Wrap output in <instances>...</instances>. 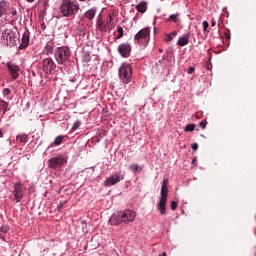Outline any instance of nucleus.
<instances>
[{"label": "nucleus", "mask_w": 256, "mask_h": 256, "mask_svg": "<svg viewBox=\"0 0 256 256\" xmlns=\"http://www.w3.org/2000/svg\"><path fill=\"white\" fill-rule=\"evenodd\" d=\"M137 217V212L131 209H125L124 211H115L109 219L110 225H129L133 223Z\"/></svg>", "instance_id": "nucleus-1"}, {"label": "nucleus", "mask_w": 256, "mask_h": 256, "mask_svg": "<svg viewBox=\"0 0 256 256\" xmlns=\"http://www.w3.org/2000/svg\"><path fill=\"white\" fill-rule=\"evenodd\" d=\"M149 41H151V29L149 27L141 29L134 36L135 45H139L140 47H147Z\"/></svg>", "instance_id": "nucleus-4"}, {"label": "nucleus", "mask_w": 256, "mask_h": 256, "mask_svg": "<svg viewBox=\"0 0 256 256\" xmlns=\"http://www.w3.org/2000/svg\"><path fill=\"white\" fill-rule=\"evenodd\" d=\"M79 1H85V0H79Z\"/></svg>", "instance_id": "nucleus-52"}, {"label": "nucleus", "mask_w": 256, "mask_h": 256, "mask_svg": "<svg viewBox=\"0 0 256 256\" xmlns=\"http://www.w3.org/2000/svg\"><path fill=\"white\" fill-rule=\"evenodd\" d=\"M65 163H67V157L63 154H58L48 160V167L49 169H59Z\"/></svg>", "instance_id": "nucleus-7"}, {"label": "nucleus", "mask_w": 256, "mask_h": 256, "mask_svg": "<svg viewBox=\"0 0 256 256\" xmlns=\"http://www.w3.org/2000/svg\"><path fill=\"white\" fill-rule=\"evenodd\" d=\"M105 135H106V133L103 130L98 132V137H100V139H103V137H105Z\"/></svg>", "instance_id": "nucleus-39"}, {"label": "nucleus", "mask_w": 256, "mask_h": 256, "mask_svg": "<svg viewBox=\"0 0 256 256\" xmlns=\"http://www.w3.org/2000/svg\"><path fill=\"white\" fill-rule=\"evenodd\" d=\"M0 35V43H4L5 45H9V47H15L17 45V36L16 33L13 32L7 26H2Z\"/></svg>", "instance_id": "nucleus-3"}, {"label": "nucleus", "mask_w": 256, "mask_h": 256, "mask_svg": "<svg viewBox=\"0 0 256 256\" xmlns=\"http://www.w3.org/2000/svg\"><path fill=\"white\" fill-rule=\"evenodd\" d=\"M164 41L169 43V41H173V34H167Z\"/></svg>", "instance_id": "nucleus-36"}, {"label": "nucleus", "mask_w": 256, "mask_h": 256, "mask_svg": "<svg viewBox=\"0 0 256 256\" xmlns=\"http://www.w3.org/2000/svg\"><path fill=\"white\" fill-rule=\"evenodd\" d=\"M189 39H191V34L186 33L178 39L177 43L180 47H185V45H189Z\"/></svg>", "instance_id": "nucleus-17"}, {"label": "nucleus", "mask_w": 256, "mask_h": 256, "mask_svg": "<svg viewBox=\"0 0 256 256\" xmlns=\"http://www.w3.org/2000/svg\"><path fill=\"white\" fill-rule=\"evenodd\" d=\"M13 195L16 203H21V200L25 195V192L23 191V184L20 182L14 184Z\"/></svg>", "instance_id": "nucleus-11"}, {"label": "nucleus", "mask_w": 256, "mask_h": 256, "mask_svg": "<svg viewBox=\"0 0 256 256\" xmlns=\"http://www.w3.org/2000/svg\"><path fill=\"white\" fill-rule=\"evenodd\" d=\"M170 35H172V37H177V31H173Z\"/></svg>", "instance_id": "nucleus-45"}, {"label": "nucleus", "mask_w": 256, "mask_h": 256, "mask_svg": "<svg viewBox=\"0 0 256 256\" xmlns=\"http://www.w3.org/2000/svg\"><path fill=\"white\" fill-rule=\"evenodd\" d=\"M81 6L77 0H62L59 11L63 17H75Z\"/></svg>", "instance_id": "nucleus-2"}, {"label": "nucleus", "mask_w": 256, "mask_h": 256, "mask_svg": "<svg viewBox=\"0 0 256 256\" xmlns=\"http://www.w3.org/2000/svg\"><path fill=\"white\" fill-rule=\"evenodd\" d=\"M180 15V13L172 14L169 16L168 21H172V23H181V19H179Z\"/></svg>", "instance_id": "nucleus-26"}, {"label": "nucleus", "mask_w": 256, "mask_h": 256, "mask_svg": "<svg viewBox=\"0 0 256 256\" xmlns=\"http://www.w3.org/2000/svg\"><path fill=\"white\" fill-rule=\"evenodd\" d=\"M166 205H167V200L159 199L157 208H158V211H160L161 215H165V213H167V208L165 207Z\"/></svg>", "instance_id": "nucleus-18"}, {"label": "nucleus", "mask_w": 256, "mask_h": 256, "mask_svg": "<svg viewBox=\"0 0 256 256\" xmlns=\"http://www.w3.org/2000/svg\"><path fill=\"white\" fill-rule=\"evenodd\" d=\"M54 49H55V44H53V42H48L43 49V53L45 55H53Z\"/></svg>", "instance_id": "nucleus-21"}, {"label": "nucleus", "mask_w": 256, "mask_h": 256, "mask_svg": "<svg viewBox=\"0 0 256 256\" xmlns=\"http://www.w3.org/2000/svg\"><path fill=\"white\" fill-rule=\"evenodd\" d=\"M28 137L29 136L27 134H20L17 136V139L20 141V143H27Z\"/></svg>", "instance_id": "nucleus-27"}, {"label": "nucleus", "mask_w": 256, "mask_h": 256, "mask_svg": "<svg viewBox=\"0 0 256 256\" xmlns=\"http://www.w3.org/2000/svg\"><path fill=\"white\" fill-rule=\"evenodd\" d=\"M9 111V102H5V100H0V113L5 115V113Z\"/></svg>", "instance_id": "nucleus-23"}, {"label": "nucleus", "mask_w": 256, "mask_h": 256, "mask_svg": "<svg viewBox=\"0 0 256 256\" xmlns=\"http://www.w3.org/2000/svg\"><path fill=\"white\" fill-rule=\"evenodd\" d=\"M129 171H132V173H141V171H143V166L139 164H131L129 166Z\"/></svg>", "instance_id": "nucleus-25"}, {"label": "nucleus", "mask_w": 256, "mask_h": 256, "mask_svg": "<svg viewBox=\"0 0 256 256\" xmlns=\"http://www.w3.org/2000/svg\"><path fill=\"white\" fill-rule=\"evenodd\" d=\"M170 207H171L172 211H175V209H177V202L172 201L171 204H170Z\"/></svg>", "instance_id": "nucleus-37"}, {"label": "nucleus", "mask_w": 256, "mask_h": 256, "mask_svg": "<svg viewBox=\"0 0 256 256\" xmlns=\"http://www.w3.org/2000/svg\"><path fill=\"white\" fill-rule=\"evenodd\" d=\"M196 159L193 160V163H195Z\"/></svg>", "instance_id": "nucleus-51"}, {"label": "nucleus", "mask_w": 256, "mask_h": 256, "mask_svg": "<svg viewBox=\"0 0 256 256\" xmlns=\"http://www.w3.org/2000/svg\"><path fill=\"white\" fill-rule=\"evenodd\" d=\"M26 47H29V46L25 45L23 42H21L20 45L18 46V49L21 51L23 49H26Z\"/></svg>", "instance_id": "nucleus-38"}, {"label": "nucleus", "mask_w": 256, "mask_h": 256, "mask_svg": "<svg viewBox=\"0 0 256 256\" xmlns=\"http://www.w3.org/2000/svg\"><path fill=\"white\" fill-rule=\"evenodd\" d=\"M119 79L124 85H128L133 77V68L129 63H122L118 69Z\"/></svg>", "instance_id": "nucleus-6"}, {"label": "nucleus", "mask_w": 256, "mask_h": 256, "mask_svg": "<svg viewBox=\"0 0 256 256\" xmlns=\"http://www.w3.org/2000/svg\"><path fill=\"white\" fill-rule=\"evenodd\" d=\"M27 3H35V0H26Z\"/></svg>", "instance_id": "nucleus-48"}, {"label": "nucleus", "mask_w": 256, "mask_h": 256, "mask_svg": "<svg viewBox=\"0 0 256 256\" xmlns=\"http://www.w3.org/2000/svg\"><path fill=\"white\" fill-rule=\"evenodd\" d=\"M0 239H2V241H5V235H3V232H0Z\"/></svg>", "instance_id": "nucleus-44"}, {"label": "nucleus", "mask_w": 256, "mask_h": 256, "mask_svg": "<svg viewBox=\"0 0 256 256\" xmlns=\"http://www.w3.org/2000/svg\"><path fill=\"white\" fill-rule=\"evenodd\" d=\"M105 25H113V14L109 13L108 20L106 21Z\"/></svg>", "instance_id": "nucleus-32"}, {"label": "nucleus", "mask_w": 256, "mask_h": 256, "mask_svg": "<svg viewBox=\"0 0 256 256\" xmlns=\"http://www.w3.org/2000/svg\"><path fill=\"white\" fill-rule=\"evenodd\" d=\"M202 25H203V31H204V33H207L209 30H207V29H209V22H207V21H204L203 23H202Z\"/></svg>", "instance_id": "nucleus-34"}, {"label": "nucleus", "mask_w": 256, "mask_h": 256, "mask_svg": "<svg viewBox=\"0 0 256 256\" xmlns=\"http://www.w3.org/2000/svg\"><path fill=\"white\" fill-rule=\"evenodd\" d=\"M131 44L129 43H122L118 46V53L121 57H130L131 56Z\"/></svg>", "instance_id": "nucleus-13"}, {"label": "nucleus", "mask_w": 256, "mask_h": 256, "mask_svg": "<svg viewBox=\"0 0 256 256\" xmlns=\"http://www.w3.org/2000/svg\"><path fill=\"white\" fill-rule=\"evenodd\" d=\"M57 64L53 61V58L48 57L42 61V69L46 75H51L55 71Z\"/></svg>", "instance_id": "nucleus-8"}, {"label": "nucleus", "mask_w": 256, "mask_h": 256, "mask_svg": "<svg viewBox=\"0 0 256 256\" xmlns=\"http://www.w3.org/2000/svg\"><path fill=\"white\" fill-rule=\"evenodd\" d=\"M21 43H24L25 45L29 46V35L24 33L21 39Z\"/></svg>", "instance_id": "nucleus-30"}, {"label": "nucleus", "mask_w": 256, "mask_h": 256, "mask_svg": "<svg viewBox=\"0 0 256 256\" xmlns=\"http://www.w3.org/2000/svg\"><path fill=\"white\" fill-rule=\"evenodd\" d=\"M211 25H212V27H215V25H217V22H215V20H213V21L211 22Z\"/></svg>", "instance_id": "nucleus-47"}, {"label": "nucleus", "mask_w": 256, "mask_h": 256, "mask_svg": "<svg viewBox=\"0 0 256 256\" xmlns=\"http://www.w3.org/2000/svg\"><path fill=\"white\" fill-rule=\"evenodd\" d=\"M227 39H231V35H228V36H227Z\"/></svg>", "instance_id": "nucleus-50"}, {"label": "nucleus", "mask_w": 256, "mask_h": 256, "mask_svg": "<svg viewBox=\"0 0 256 256\" xmlns=\"http://www.w3.org/2000/svg\"><path fill=\"white\" fill-rule=\"evenodd\" d=\"M185 132L187 133V132H191V131H195V124H187L186 126H185Z\"/></svg>", "instance_id": "nucleus-31"}, {"label": "nucleus", "mask_w": 256, "mask_h": 256, "mask_svg": "<svg viewBox=\"0 0 256 256\" xmlns=\"http://www.w3.org/2000/svg\"><path fill=\"white\" fill-rule=\"evenodd\" d=\"M170 35H172V37H177V31H173Z\"/></svg>", "instance_id": "nucleus-46"}, {"label": "nucleus", "mask_w": 256, "mask_h": 256, "mask_svg": "<svg viewBox=\"0 0 256 256\" xmlns=\"http://www.w3.org/2000/svg\"><path fill=\"white\" fill-rule=\"evenodd\" d=\"M199 127H201L202 129H205V127H207V124L204 121H201L199 123Z\"/></svg>", "instance_id": "nucleus-40"}, {"label": "nucleus", "mask_w": 256, "mask_h": 256, "mask_svg": "<svg viewBox=\"0 0 256 256\" xmlns=\"http://www.w3.org/2000/svg\"><path fill=\"white\" fill-rule=\"evenodd\" d=\"M193 71H195L194 67L188 68V70H187L188 75H191L193 73Z\"/></svg>", "instance_id": "nucleus-41"}, {"label": "nucleus", "mask_w": 256, "mask_h": 256, "mask_svg": "<svg viewBox=\"0 0 256 256\" xmlns=\"http://www.w3.org/2000/svg\"><path fill=\"white\" fill-rule=\"evenodd\" d=\"M21 16V10H17L16 8H11L8 5V12L6 14V20L8 23H13L15 21H19V17Z\"/></svg>", "instance_id": "nucleus-10"}, {"label": "nucleus", "mask_w": 256, "mask_h": 256, "mask_svg": "<svg viewBox=\"0 0 256 256\" xmlns=\"http://www.w3.org/2000/svg\"><path fill=\"white\" fill-rule=\"evenodd\" d=\"M6 67L9 71V74L11 75V78L15 81L17 79H19V72L21 71V68H19V66L11 63V62H7L6 63Z\"/></svg>", "instance_id": "nucleus-12"}, {"label": "nucleus", "mask_w": 256, "mask_h": 256, "mask_svg": "<svg viewBox=\"0 0 256 256\" xmlns=\"http://www.w3.org/2000/svg\"><path fill=\"white\" fill-rule=\"evenodd\" d=\"M81 57L84 63H89L91 61V45L83 47Z\"/></svg>", "instance_id": "nucleus-14"}, {"label": "nucleus", "mask_w": 256, "mask_h": 256, "mask_svg": "<svg viewBox=\"0 0 256 256\" xmlns=\"http://www.w3.org/2000/svg\"><path fill=\"white\" fill-rule=\"evenodd\" d=\"M0 137H3V130L0 129Z\"/></svg>", "instance_id": "nucleus-49"}, {"label": "nucleus", "mask_w": 256, "mask_h": 256, "mask_svg": "<svg viewBox=\"0 0 256 256\" xmlns=\"http://www.w3.org/2000/svg\"><path fill=\"white\" fill-rule=\"evenodd\" d=\"M62 207H63V202H60V203L57 205L56 211H61Z\"/></svg>", "instance_id": "nucleus-43"}, {"label": "nucleus", "mask_w": 256, "mask_h": 256, "mask_svg": "<svg viewBox=\"0 0 256 256\" xmlns=\"http://www.w3.org/2000/svg\"><path fill=\"white\" fill-rule=\"evenodd\" d=\"M116 31L118 33L117 39H121L123 37V35H124L123 27L117 26Z\"/></svg>", "instance_id": "nucleus-29"}, {"label": "nucleus", "mask_w": 256, "mask_h": 256, "mask_svg": "<svg viewBox=\"0 0 256 256\" xmlns=\"http://www.w3.org/2000/svg\"><path fill=\"white\" fill-rule=\"evenodd\" d=\"M2 93H3L4 97H7V95H11V89L4 88Z\"/></svg>", "instance_id": "nucleus-35"}, {"label": "nucleus", "mask_w": 256, "mask_h": 256, "mask_svg": "<svg viewBox=\"0 0 256 256\" xmlns=\"http://www.w3.org/2000/svg\"><path fill=\"white\" fill-rule=\"evenodd\" d=\"M138 13H145L147 11V2L142 1L136 5Z\"/></svg>", "instance_id": "nucleus-24"}, {"label": "nucleus", "mask_w": 256, "mask_h": 256, "mask_svg": "<svg viewBox=\"0 0 256 256\" xmlns=\"http://www.w3.org/2000/svg\"><path fill=\"white\" fill-rule=\"evenodd\" d=\"M81 127V120H77L74 122L72 128H71V131L72 132H75L77 131V129H79Z\"/></svg>", "instance_id": "nucleus-28"}, {"label": "nucleus", "mask_w": 256, "mask_h": 256, "mask_svg": "<svg viewBox=\"0 0 256 256\" xmlns=\"http://www.w3.org/2000/svg\"><path fill=\"white\" fill-rule=\"evenodd\" d=\"M95 15H97V8H91L84 13V17L89 21H93L95 19Z\"/></svg>", "instance_id": "nucleus-20"}, {"label": "nucleus", "mask_w": 256, "mask_h": 256, "mask_svg": "<svg viewBox=\"0 0 256 256\" xmlns=\"http://www.w3.org/2000/svg\"><path fill=\"white\" fill-rule=\"evenodd\" d=\"M9 232V226L3 225L0 227V233H8Z\"/></svg>", "instance_id": "nucleus-33"}, {"label": "nucleus", "mask_w": 256, "mask_h": 256, "mask_svg": "<svg viewBox=\"0 0 256 256\" xmlns=\"http://www.w3.org/2000/svg\"><path fill=\"white\" fill-rule=\"evenodd\" d=\"M71 57V49L67 46H61L55 49L54 58L58 65H65Z\"/></svg>", "instance_id": "nucleus-5"}, {"label": "nucleus", "mask_w": 256, "mask_h": 256, "mask_svg": "<svg viewBox=\"0 0 256 256\" xmlns=\"http://www.w3.org/2000/svg\"><path fill=\"white\" fill-rule=\"evenodd\" d=\"M124 176L121 174V172L114 173L110 175L106 180L104 181L105 187H112V185H117L120 181H123Z\"/></svg>", "instance_id": "nucleus-9"}, {"label": "nucleus", "mask_w": 256, "mask_h": 256, "mask_svg": "<svg viewBox=\"0 0 256 256\" xmlns=\"http://www.w3.org/2000/svg\"><path fill=\"white\" fill-rule=\"evenodd\" d=\"M61 143H63V135L57 136L53 143L47 147L46 151H49V149H52V147H58V145H61Z\"/></svg>", "instance_id": "nucleus-22"}, {"label": "nucleus", "mask_w": 256, "mask_h": 256, "mask_svg": "<svg viewBox=\"0 0 256 256\" xmlns=\"http://www.w3.org/2000/svg\"><path fill=\"white\" fill-rule=\"evenodd\" d=\"M193 151H197L199 149V145L197 143L192 144Z\"/></svg>", "instance_id": "nucleus-42"}, {"label": "nucleus", "mask_w": 256, "mask_h": 256, "mask_svg": "<svg viewBox=\"0 0 256 256\" xmlns=\"http://www.w3.org/2000/svg\"><path fill=\"white\" fill-rule=\"evenodd\" d=\"M7 13H9V2L2 0L0 1V19L5 16L7 18Z\"/></svg>", "instance_id": "nucleus-16"}, {"label": "nucleus", "mask_w": 256, "mask_h": 256, "mask_svg": "<svg viewBox=\"0 0 256 256\" xmlns=\"http://www.w3.org/2000/svg\"><path fill=\"white\" fill-rule=\"evenodd\" d=\"M96 27L99 31H105V22L103 21V15H101V13L96 18Z\"/></svg>", "instance_id": "nucleus-19"}, {"label": "nucleus", "mask_w": 256, "mask_h": 256, "mask_svg": "<svg viewBox=\"0 0 256 256\" xmlns=\"http://www.w3.org/2000/svg\"><path fill=\"white\" fill-rule=\"evenodd\" d=\"M167 185H169V180L163 179L161 192H160V199H163L166 201H167V193H169V188H167Z\"/></svg>", "instance_id": "nucleus-15"}]
</instances>
